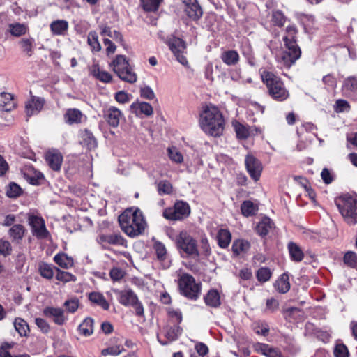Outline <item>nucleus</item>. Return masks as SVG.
<instances>
[{
	"mask_svg": "<svg viewBox=\"0 0 357 357\" xmlns=\"http://www.w3.org/2000/svg\"><path fill=\"white\" fill-rule=\"evenodd\" d=\"M199 123L206 134L216 137L222 135L225 121L220 110L210 105L206 107L201 114Z\"/></svg>",
	"mask_w": 357,
	"mask_h": 357,
	"instance_id": "nucleus-1",
	"label": "nucleus"
},
{
	"mask_svg": "<svg viewBox=\"0 0 357 357\" xmlns=\"http://www.w3.org/2000/svg\"><path fill=\"white\" fill-rule=\"evenodd\" d=\"M121 230L130 237L142 234L146 223L141 211L138 208H128L119 216Z\"/></svg>",
	"mask_w": 357,
	"mask_h": 357,
	"instance_id": "nucleus-2",
	"label": "nucleus"
},
{
	"mask_svg": "<svg viewBox=\"0 0 357 357\" xmlns=\"http://www.w3.org/2000/svg\"><path fill=\"white\" fill-rule=\"evenodd\" d=\"M287 35L283 37L284 50L277 56L278 61L284 67L289 68L301 57V50L295 40L297 29L294 26H288Z\"/></svg>",
	"mask_w": 357,
	"mask_h": 357,
	"instance_id": "nucleus-3",
	"label": "nucleus"
},
{
	"mask_svg": "<svg viewBox=\"0 0 357 357\" xmlns=\"http://www.w3.org/2000/svg\"><path fill=\"white\" fill-rule=\"evenodd\" d=\"M335 204L347 223L357 224V195L344 194L335 199Z\"/></svg>",
	"mask_w": 357,
	"mask_h": 357,
	"instance_id": "nucleus-4",
	"label": "nucleus"
},
{
	"mask_svg": "<svg viewBox=\"0 0 357 357\" xmlns=\"http://www.w3.org/2000/svg\"><path fill=\"white\" fill-rule=\"evenodd\" d=\"M264 83L266 84L270 96L275 100L284 101L289 98V91L286 89L281 79L270 71L264 70L261 73Z\"/></svg>",
	"mask_w": 357,
	"mask_h": 357,
	"instance_id": "nucleus-5",
	"label": "nucleus"
},
{
	"mask_svg": "<svg viewBox=\"0 0 357 357\" xmlns=\"http://www.w3.org/2000/svg\"><path fill=\"white\" fill-rule=\"evenodd\" d=\"M109 66L121 80L128 83H135L137 81V76L126 56L116 55Z\"/></svg>",
	"mask_w": 357,
	"mask_h": 357,
	"instance_id": "nucleus-6",
	"label": "nucleus"
},
{
	"mask_svg": "<svg viewBox=\"0 0 357 357\" xmlns=\"http://www.w3.org/2000/svg\"><path fill=\"white\" fill-rule=\"evenodd\" d=\"M181 294L185 297L197 300L201 293V284L197 283L193 276L188 273H182L178 280Z\"/></svg>",
	"mask_w": 357,
	"mask_h": 357,
	"instance_id": "nucleus-7",
	"label": "nucleus"
},
{
	"mask_svg": "<svg viewBox=\"0 0 357 357\" xmlns=\"http://www.w3.org/2000/svg\"><path fill=\"white\" fill-rule=\"evenodd\" d=\"M177 248L188 255L198 256L197 241L186 231H181L176 237Z\"/></svg>",
	"mask_w": 357,
	"mask_h": 357,
	"instance_id": "nucleus-8",
	"label": "nucleus"
},
{
	"mask_svg": "<svg viewBox=\"0 0 357 357\" xmlns=\"http://www.w3.org/2000/svg\"><path fill=\"white\" fill-rule=\"evenodd\" d=\"M190 207L183 201L176 202L173 207L167 208L163 211V216L170 220H181L189 216Z\"/></svg>",
	"mask_w": 357,
	"mask_h": 357,
	"instance_id": "nucleus-9",
	"label": "nucleus"
},
{
	"mask_svg": "<svg viewBox=\"0 0 357 357\" xmlns=\"http://www.w3.org/2000/svg\"><path fill=\"white\" fill-rule=\"evenodd\" d=\"M27 221L31 227L33 236L38 239H45L50 236V232L46 228L45 220L40 215L29 213Z\"/></svg>",
	"mask_w": 357,
	"mask_h": 357,
	"instance_id": "nucleus-10",
	"label": "nucleus"
},
{
	"mask_svg": "<svg viewBox=\"0 0 357 357\" xmlns=\"http://www.w3.org/2000/svg\"><path fill=\"white\" fill-rule=\"evenodd\" d=\"M246 169L250 177L257 181L262 172V165L260 161L252 155H248L245 159Z\"/></svg>",
	"mask_w": 357,
	"mask_h": 357,
	"instance_id": "nucleus-11",
	"label": "nucleus"
},
{
	"mask_svg": "<svg viewBox=\"0 0 357 357\" xmlns=\"http://www.w3.org/2000/svg\"><path fill=\"white\" fill-rule=\"evenodd\" d=\"M45 160L49 167L55 172H59L63 160L61 153L57 149H50L45 153Z\"/></svg>",
	"mask_w": 357,
	"mask_h": 357,
	"instance_id": "nucleus-12",
	"label": "nucleus"
},
{
	"mask_svg": "<svg viewBox=\"0 0 357 357\" xmlns=\"http://www.w3.org/2000/svg\"><path fill=\"white\" fill-rule=\"evenodd\" d=\"M43 313L44 316L52 319L56 324L59 326L63 325L68 319L65 316L64 310L61 307L47 306L43 309Z\"/></svg>",
	"mask_w": 357,
	"mask_h": 357,
	"instance_id": "nucleus-13",
	"label": "nucleus"
},
{
	"mask_svg": "<svg viewBox=\"0 0 357 357\" xmlns=\"http://www.w3.org/2000/svg\"><path fill=\"white\" fill-rule=\"evenodd\" d=\"M183 8L186 15L192 20H199L203 11L197 0H183Z\"/></svg>",
	"mask_w": 357,
	"mask_h": 357,
	"instance_id": "nucleus-14",
	"label": "nucleus"
},
{
	"mask_svg": "<svg viewBox=\"0 0 357 357\" xmlns=\"http://www.w3.org/2000/svg\"><path fill=\"white\" fill-rule=\"evenodd\" d=\"M163 333L168 341H161L158 335L157 337L161 344L166 345L169 342L176 340L183 333V328L178 324H168L163 328Z\"/></svg>",
	"mask_w": 357,
	"mask_h": 357,
	"instance_id": "nucleus-15",
	"label": "nucleus"
},
{
	"mask_svg": "<svg viewBox=\"0 0 357 357\" xmlns=\"http://www.w3.org/2000/svg\"><path fill=\"white\" fill-rule=\"evenodd\" d=\"M64 121L69 125L79 124L86 120V116L79 109L70 108L63 115Z\"/></svg>",
	"mask_w": 357,
	"mask_h": 357,
	"instance_id": "nucleus-16",
	"label": "nucleus"
},
{
	"mask_svg": "<svg viewBox=\"0 0 357 357\" xmlns=\"http://www.w3.org/2000/svg\"><path fill=\"white\" fill-rule=\"evenodd\" d=\"M104 116L109 126L116 128L123 118V114L116 107H109L104 111Z\"/></svg>",
	"mask_w": 357,
	"mask_h": 357,
	"instance_id": "nucleus-17",
	"label": "nucleus"
},
{
	"mask_svg": "<svg viewBox=\"0 0 357 357\" xmlns=\"http://www.w3.org/2000/svg\"><path fill=\"white\" fill-rule=\"evenodd\" d=\"M45 103V100L40 97L32 96L25 105V111L28 116L39 113Z\"/></svg>",
	"mask_w": 357,
	"mask_h": 357,
	"instance_id": "nucleus-18",
	"label": "nucleus"
},
{
	"mask_svg": "<svg viewBox=\"0 0 357 357\" xmlns=\"http://www.w3.org/2000/svg\"><path fill=\"white\" fill-rule=\"evenodd\" d=\"M137 300V296L130 289L118 291V301L124 306H132L136 304Z\"/></svg>",
	"mask_w": 357,
	"mask_h": 357,
	"instance_id": "nucleus-19",
	"label": "nucleus"
},
{
	"mask_svg": "<svg viewBox=\"0 0 357 357\" xmlns=\"http://www.w3.org/2000/svg\"><path fill=\"white\" fill-rule=\"evenodd\" d=\"M26 231L23 225L15 224L8 229V235L13 242L20 243L24 238Z\"/></svg>",
	"mask_w": 357,
	"mask_h": 357,
	"instance_id": "nucleus-20",
	"label": "nucleus"
},
{
	"mask_svg": "<svg viewBox=\"0 0 357 357\" xmlns=\"http://www.w3.org/2000/svg\"><path fill=\"white\" fill-rule=\"evenodd\" d=\"M342 91L347 97H354L357 93V78L349 77L344 79Z\"/></svg>",
	"mask_w": 357,
	"mask_h": 357,
	"instance_id": "nucleus-21",
	"label": "nucleus"
},
{
	"mask_svg": "<svg viewBox=\"0 0 357 357\" xmlns=\"http://www.w3.org/2000/svg\"><path fill=\"white\" fill-rule=\"evenodd\" d=\"M253 347L255 351L264 355L266 357H282L280 351L268 344L256 343L253 345Z\"/></svg>",
	"mask_w": 357,
	"mask_h": 357,
	"instance_id": "nucleus-22",
	"label": "nucleus"
},
{
	"mask_svg": "<svg viewBox=\"0 0 357 357\" xmlns=\"http://www.w3.org/2000/svg\"><path fill=\"white\" fill-rule=\"evenodd\" d=\"M50 27L53 35L64 36L68 29V22L65 20H56L50 24Z\"/></svg>",
	"mask_w": 357,
	"mask_h": 357,
	"instance_id": "nucleus-23",
	"label": "nucleus"
},
{
	"mask_svg": "<svg viewBox=\"0 0 357 357\" xmlns=\"http://www.w3.org/2000/svg\"><path fill=\"white\" fill-rule=\"evenodd\" d=\"M101 243H107L113 245L126 246V241L120 234H102L99 236Z\"/></svg>",
	"mask_w": 357,
	"mask_h": 357,
	"instance_id": "nucleus-24",
	"label": "nucleus"
},
{
	"mask_svg": "<svg viewBox=\"0 0 357 357\" xmlns=\"http://www.w3.org/2000/svg\"><path fill=\"white\" fill-rule=\"evenodd\" d=\"M90 73L96 79L104 83H109L112 79V76L109 73L100 69L96 64L91 66Z\"/></svg>",
	"mask_w": 357,
	"mask_h": 357,
	"instance_id": "nucleus-25",
	"label": "nucleus"
},
{
	"mask_svg": "<svg viewBox=\"0 0 357 357\" xmlns=\"http://www.w3.org/2000/svg\"><path fill=\"white\" fill-rule=\"evenodd\" d=\"M205 304L209 307L216 308L221 304L220 296L216 289H210L204 296Z\"/></svg>",
	"mask_w": 357,
	"mask_h": 357,
	"instance_id": "nucleus-26",
	"label": "nucleus"
},
{
	"mask_svg": "<svg viewBox=\"0 0 357 357\" xmlns=\"http://www.w3.org/2000/svg\"><path fill=\"white\" fill-rule=\"evenodd\" d=\"M18 44L22 52L26 56L31 57L33 54L35 47V40L33 38H22Z\"/></svg>",
	"mask_w": 357,
	"mask_h": 357,
	"instance_id": "nucleus-27",
	"label": "nucleus"
},
{
	"mask_svg": "<svg viewBox=\"0 0 357 357\" xmlns=\"http://www.w3.org/2000/svg\"><path fill=\"white\" fill-rule=\"evenodd\" d=\"M220 59L227 66H235L239 61V54L236 50H226L221 53Z\"/></svg>",
	"mask_w": 357,
	"mask_h": 357,
	"instance_id": "nucleus-28",
	"label": "nucleus"
},
{
	"mask_svg": "<svg viewBox=\"0 0 357 357\" xmlns=\"http://www.w3.org/2000/svg\"><path fill=\"white\" fill-rule=\"evenodd\" d=\"M80 143L86 146L89 150H92L97 146V142L92 132L88 130H84L81 133Z\"/></svg>",
	"mask_w": 357,
	"mask_h": 357,
	"instance_id": "nucleus-29",
	"label": "nucleus"
},
{
	"mask_svg": "<svg viewBox=\"0 0 357 357\" xmlns=\"http://www.w3.org/2000/svg\"><path fill=\"white\" fill-rule=\"evenodd\" d=\"M29 31V27L25 24L12 23L8 25V31L15 37H20L25 35Z\"/></svg>",
	"mask_w": 357,
	"mask_h": 357,
	"instance_id": "nucleus-30",
	"label": "nucleus"
},
{
	"mask_svg": "<svg viewBox=\"0 0 357 357\" xmlns=\"http://www.w3.org/2000/svg\"><path fill=\"white\" fill-rule=\"evenodd\" d=\"M217 240L220 248H226L229 246L231 240V233L228 229H220L218 232Z\"/></svg>",
	"mask_w": 357,
	"mask_h": 357,
	"instance_id": "nucleus-31",
	"label": "nucleus"
},
{
	"mask_svg": "<svg viewBox=\"0 0 357 357\" xmlns=\"http://www.w3.org/2000/svg\"><path fill=\"white\" fill-rule=\"evenodd\" d=\"M288 250L291 259L296 262L301 261L304 257V254L301 248L294 242L288 243Z\"/></svg>",
	"mask_w": 357,
	"mask_h": 357,
	"instance_id": "nucleus-32",
	"label": "nucleus"
},
{
	"mask_svg": "<svg viewBox=\"0 0 357 357\" xmlns=\"http://www.w3.org/2000/svg\"><path fill=\"white\" fill-rule=\"evenodd\" d=\"M54 262L63 268H69L73 266V259L65 253H59L54 257Z\"/></svg>",
	"mask_w": 357,
	"mask_h": 357,
	"instance_id": "nucleus-33",
	"label": "nucleus"
},
{
	"mask_svg": "<svg viewBox=\"0 0 357 357\" xmlns=\"http://www.w3.org/2000/svg\"><path fill=\"white\" fill-rule=\"evenodd\" d=\"M274 287L279 293H287L290 289L288 275L285 273L282 274L281 277L275 281Z\"/></svg>",
	"mask_w": 357,
	"mask_h": 357,
	"instance_id": "nucleus-34",
	"label": "nucleus"
},
{
	"mask_svg": "<svg viewBox=\"0 0 357 357\" xmlns=\"http://www.w3.org/2000/svg\"><path fill=\"white\" fill-rule=\"evenodd\" d=\"M273 222L268 218H264L257 226L256 230L259 235L264 236L268 234L272 229Z\"/></svg>",
	"mask_w": 357,
	"mask_h": 357,
	"instance_id": "nucleus-35",
	"label": "nucleus"
},
{
	"mask_svg": "<svg viewBox=\"0 0 357 357\" xmlns=\"http://www.w3.org/2000/svg\"><path fill=\"white\" fill-rule=\"evenodd\" d=\"M89 299L93 303L100 306L102 309L107 310L109 307L108 302L105 298L104 296L99 292H91L89 295Z\"/></svg>",
	"mask_w": 357,
	"mask_h": 357,
	"instance_id": "nucleus-36",
	"label": "nucleus"
},
{
	"mask_svg": "<svg viewBox=\"0 0 357 357\" xmlns=\"http://www.w3.org/2000/svg\"><path fill=\"white\" fill-rule=\"evenodd\" d=\"M250 248V243L243 239H238L234 241L232 245V251L234 254L238 255L246 252Z\"/></svg>",
	"mask_w": 357,
	"mask_h": 357,
	"instance_id": "nucleus-37",
	"label": "nucleus"
},
{
	"mask_svg": "<svg viewBox=\"0 0 357 357\" xmlns=\"http://www.w3.org/2000/svg\"><path fill=\"white\" fill-rule=\"evenodd\" d=\"M80 334L87 337L93 333V320L90 317L86 318L79 326Z\"/></svg>",
	"mask_w": 357,
	"mask_h": 357,
	"instance_id": "nucleus-38",
	"label": "nucleus"
},
{
	"mask_svg": "<svg viewBox=\"0 0 357 357\" xmlns=\"http://www.w3.org/2000/svg\"><path fill=\"white\" fill-rule=\"evenodd\" d=\"M232 126L238 139H245L249 137L250 131L246 126L235 120L232 121Z\"/></svg>",
	"mask_w": 357,
	"mask_h": 357,
	"instance_id": "nucleus-39",
	"label": "nucleus"
},
{
	"mask_svg": "<svg viewBox=\"0 0 357 357\" xmlns=\"http://www.w3.org/2000/svg\"><path fill=\"white\" fill-rule=\"evenodd\" d=\"M131 108L135 111V112H139L144 114L146 116H151L153 114L152 106L147 102H140L132 103Z\"/></svg>",
	"mask_w": 357,
	"mask_h": 357,
	"instance_id": "nucleus-40",
	"label": "nucleus"
},
{
	"mask_svg": "<svg viewBox=\"0 0 357 357\" xmlns=\"http://www.w3.org/2000/svg\"><path fill=\"white\" fill-rule=\"evenodd\" d=\"M87 43L92 52H98L101 50V45L98 41V36L96 31H90L87 37Z\"/></svg>",
	"mask_w": 357,
	"mask_h": 357,
	"instance_id": "nucleus-41",
	"label": "nucleus"
},
{
	"mask_svg": "<svg viewBox=\"0 0 357 357\" xmlns=\"http://www.w3.org/2000/svg\"><path fill=\"white\" fill-rule=\"evenodd\" d=\"M169 46L174 54L177 53H183L186 47L185 43L179 38H174L169 41Z\"/></svg>",
	"mask_w": 357,
	"mask_h": 357,
	"instance_id": "nucleus-42",
	"label": "nucleus"
},
{
	"mask_svg": "<svg viewBox=\"0 0 357 357\" xmlns=\"http://www.w3.org/2000/svg\"><path fill=\"white\" fill-rule=\"evenodd\" d=\"M14 326L20 336H27L29 332V327L25 320L21 318H16L14 321Z\"/></svg>",
	"mask_w": 357,
	"mask_h": 357,
	"instance_id": "nucleus-43",
	"label": "nucleus"
},
{
	"mask_svg": "<svg viewBox=\"0 0 357 357\" xmlns=\"http://www.w3.org/2000/svg\"><path fill=\"white\" fill-rule=\"evenodd\" d=\"M257 209V206L249 200L244 201L241 206L242 214L246 217L255 215Z\"/></svg>",
	"mask_w": 357,
	"mask_h": 357,
	"instance_id": "nucleus-44",
	"label": "nucleus"
},
{
	"mask_svg": "<svg viewBox=\"0 0 357 357\" xmlns=\"http://www.w3.org/2000/svg\"><path fill=\"white\" fill-rule=\"evenodd\" d=\"M140 1L144 10L155 12L158 10L162 0H140Z\"/></svg>",
	"mask_w": 357,
	"mask_h": 357,
	"instance_id": "nucleus-45",
	"label": "nucleus"
},
{
	"mask_svg": "<svg viewBox=\"0 0 357 357\" xmlns=\"http://www.w3.org/2000/svg\"><path fill=\"white\" fill-rule=\"evenodd\" d=\"M343 261L348 266L357 269V255L355 252L349 251L345 253Z\"/></svg>",
	"mask_w": 357,
	"mask_h": 357,
	"instance_id": "nucleus-46",
	"label": "nucleus"
},
{
	"mask_svg": "<svg viewBox=\"0 0 357 357\" xmlns=\"http://www.w3.org/2000/svg\"><path fill=\"white\" fill-rule=\"evenodd\" d=\"M271 275L272 273L268 268L261 267L257 271L256 277L259 282H266L270 280Z\"/></svg>",
	"mask_w": 357,
	"mask_h": 357,
	"instance_id": "nucleus-47",
	"label": "nucleus"
},
{
	"mask_svg": "<svg viewBox=\"0 0 357 357\" xmlns=\"http://www.w3.org/2000/svg\"><path fill=\"white\" fill-rule=\"evenodd\" d=\"M13 247L9 241L4 238L0 239V255L8 257L12 254Z\"/></svg>",
	"mask_w": 357,
	"mask_h": 357,
	"instance_id": "nucleus-48",
	"label": "nucleus"
},
{
	"mask_svg": "<svg viewBox=\"0 0 357 357\" xmlns=\"http://www.w3.org/2000/svg\"><path fill=\"white\" fill-rule=\"evenodd\" d=\"M56 270L57 272L56 275V280L63 282H74L76 280V277L74 275L68 272L61 271L59 268H56Z\"/></svg>",
	"mask_w": 357,
	"mask_h": 357,
	"instance_id": "nucleus-49",
	"label": "nucleus"
},
{
	"mask_svg": "<svg viewBox=\"0 0 357 357\" xmlns=\"http://www.w3.org/2000/svg\"><path fill=\"white\" fill-rule=\"evenodd\" d=\"M39 271L42 277L47 279H52L54 276V268L51 265L42 264L39 266Z\"/></svg>",
	"mask_w": 357,
	"mask_h": 357,
	"instance_id": "nucleus-50",
	"label": "nucleus"
},
{
	"mask_svg": "<svg viewBox=\"0 0 357 357\" xmlns=\"http://www.w3.org/2000/svg\"><path fill=\"white\" fill-rule=\"evenodd\" d=\"M158 191L159 195H169L172 192V185L168 181H161L158 183Z\"/></svg>",
	"mask_w": 357,
	"mask_h": 357,
	"instance_id": "nucleus-51",
	"label": "nucleus"
},
{
	"mask_svg": "<svg viewBox=\"0 0 357 357\" xmlns=\"http://www.w3.org/2000/svg\"><path fill=\"white\" fill-rule=\"evenodd\" d=\"M169 158L176 162L181 163L183 160V157L181 153L176 147H169L167 149Z\"/></svg>",
	"mask_w": 357,
	"mask_h": 357,
	"instance_id": "nucleus-52",
	"label": "nucleus"
},
{
	"mask_svg": "<svg viewBox=\"0 0 357 357\" xmlns=\"http://www.w3.org/2000/svg\"><path fill=\"white\" fill-rule=\"evenodd\" d=\"M271 20L275 25L282 26L286 22V17L282 12L280 10H274L272 13Z\"/></svg>",
	"mask_w": 357,
	"mask_h": 357,
	"instance_id": "nucleus-53",
	"label": "nucleus"
},
{
	"mask_svg": "<svg viewBox=\"0 0 357 357\" xmlns=\"http://www.w3.org/2000/svg\"><path fill=\"white\" fill-rule=\"evenodd\" d=\"M22 193L21 188L15 183H11L9 184L7 191L6 195L10 198H15L19 197Z\"/></svg>",
	"mask_w": 357,
	"mask_h": 357,
	"instance_id": "nucleus-54",
	"label": "nucleus"
},
{
	"mask_svg": "<svg viewBox=\"0 0 357 357\" xmlns=\"http://www.w3.org/2000/svg\"><path fill=\"white\" fill-rule=\"evenodd\" d=\"M153 248L155 250L157 257L159 260L162 261L165 259L167 250L164 244L157 241L154 243Z\"/></svg>",
	"mask_w": 357,
	"mask_h": 357,
	"instance_id": "nucleus-55",
	"label": "nucleus"
},
{
	"mask_svg": "<svg viewBox=\"0 0 357 357\" xmlns=\"http://www.w3.org/2000/svg\"><path fill=\"white\" fill-rule=\"evenodd\" d=\"M63 306L68 312L74 313L79 308V300L76 298L66 300L63 303Z\"/></svg>",
	"mask_w": 357,
	"mask_h": 357,
	"instance_id": "nucleus-56",
	"label": "nucleus"
},
{
	"mask_svg": "<svg viewBox=\"0 0 357 357\" xmlns=\"http://www.w3.org/2000/svg\"><path fill=\"white\" fill-rule=\"evenodd\" d=\"M1 97L6 100H10V102H3L2 103L0 102V108L3 111H10L14 107V103L12 102V95L10 93H4L1 94Z\"/></svg>",
	"mask_w": 357,
	"mask_h": 357,
	"instance_id": "nucleus-57",
	"label": "nucleus"
},
{
	"mask_svg": "<svg viewBox=\"0 0 357 357\" xmlns=\"http://www.w3.org/2000/svg\"><path fill=\"white\" fill-rule=\"evenodd\" d=\"M167 313L170 320L174 321V324H179L182 321V313L179 310L169 308Z\"/></svg>",
	"mask_w": 357,
	"mask_h": 357,
	"instance_id": "nucleus-58",
	"label": "nucleus"
},
{
	"mask_svg": "<svg viewBox=\"0 0 357 357\" xmlns=\"http://www.w3.org/2000/svg\"><path fill=\"white\" fill-rule=\"evenodd\" d=\"M123 350V347L121 346H113L108 347L107 349H102L101 351L102 355H112V356H118L119 355Z\"/></svg>",
	"mask_w": 357,
	"mask_h": 357,
	"instance_id": "nucleus-59",
	"label": "nucleus"
},
{
	"mask_svg": "<svg viewBox=\"0 0 357 357\" xmlns=\"http://www.w3.org/2000/svg\"><path fill=\"white\" fill-rule=\"evenodd\" d=\"M335 357H349V351L344 344H337L334 349Z\"/></svg>",
	"mask_w": 357,
	"mask_h": 357,
	"instance_id": "nucleus-60",
	"label": "nucleus"
},
{
	"mask_svg": "<svg viewBox=\"0 0 357 357\" xmlns=\"http://www.w3.org/2000/svg\"><path fill=\"white\" fill-rule=\"evenodd\" d=\"M335 107V109L337 112H342L350 109L349 102L343 99L336 100Z\"/></svg>",
	"mask_w": 357,
	"mask_h": 357,
	"instance_id": "nucleus-61",
	"label": "nucleus"
},
{
	"mask_svg": "<svg viewBox=\"0 0 357 357\" xmlns=\"http://www.w3.org/2000/svg\"><path fill=\"white\" fill-rule=\"evenodd\" d=\"M35 324L43 333H47L50 331V326L46 320L43 318H36Z\"/></svg>",
	"mask_w": 357,
	"mask_h": 357,
	"instance_id": "nucleus-62",
	"label": "nucleus"
},
{
	"mask_svg": "<svg viewBox=\"0 0 357 357\" xmlns=\"http://www.w3.org/2000/svg\"><path fill=\"white\" fill-rule=\"evenodd\" d=\"M140 95L141 97L147 100H153L155 97V93L152 89L148 86L141 88Z\"/></svg>",
	"mask_w": 357,
	"mask_h": 357,
	"instance_id": "nucleus-63",
	"label": "nucleus"
},
{
	"mask_svg": "<svg viewBox=\"0 0 357 357\" xmlns=\"http://www.w3.org/2000/svg\"><path fill=\"white\" fill-rule=\"evenodd\" d=\"M323 83L330 88L334 89L337 86V79L332 74H328L323 77Z\"/></svg>",
	"mask_w": 357,
	"mask_h": 357,
	"instance_id": "nucleus-64",
	"label": "nucleus"
}]
</instances>
